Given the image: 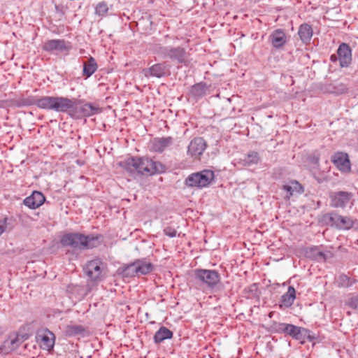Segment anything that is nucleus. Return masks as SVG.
Instances as JSON below:
<instances>
[{"mask_svg": "<svg viewBox=\"0 0 358 358\" xmlns=\"http://www.w3.org/2000/svg\"><path fill=\"white\" fill-rule=\"evenodd\" d=\"M207 85L205 83H199L194 85L190 90L192 96L199 99L201 98L206 94Z\"/></svg>", "mask_w": 358, "mask_h": 358, "instance_id": "28", "label": "nucleus"}, {"mask_svg": "<svg viewBox=\"0 0 358 358\" xmlns=\"http://www.w3.org/2000/svg\"><path fill=\"white\" fill-rule=\"evenodd\" d=\"M48 45H64V41L52 40V41H49Z\"/></svg>", "mask_w": 358, "mask_h": 358, "instance_id": "40", "label": "nucleus"}, {"mask_svg": "<svg viewBox=\"0 0 358 358\" xmlns=\"http://www.w3.org/2000/svg\"><path fill=\"white\" fill-rule=\"evenodd\" d=\"M87 332V328L83 325L71 323L67 324L64 329V334L66 337L84 336Z\"/></svg>", "mask_w": 358, "mask_h": 358, "instance_id": "19", "label": "nucleus"}, {"mask_svg": "<svg viewBox=\"0 0 358 358\" xmlns=\"http://www.w3.org/2000/svg\"><path fill=\"white\" fill-rule=\"evenodd\" d=\"M261 160L259 153L256 151H250L244 157L243 162L244 166H252L257 164Z\"/></svg>", "mask_w": 358, "mask_h": 358, "instance_id": "31", "label": "nucleus"}, {"mask_svg": "<svg viewBox=\"0 0 358 358\" xmlns=\"http://www.w3.org/2000/svg\"><path fill=\"white\" fill-rule=\"evenodd\" d=\"M340 66L347 67L352 61V50L350 46H338L337 50Z\"/></svg>", "mask_w": 358, "mask_h": 358, "instance_id": "17", "label": "nucleus"}, {"mask_svg": "<svg viewBox=\"0 0 358 358\" xmlns=\"http://www.w3.org/2000/svg\"><path fill=\"white\" fill-rule=\"evenodd\" d=\"M45 200V196L38 191L33 193L24 199V204L31 209H36L42 206Z\"/></svg>", "mask_w": 358, "mask_h": 358, "instance_id": "14", "label": "nucleus"}, {"mask_svg": "<svg viewBox=\"0 0 358 358\" xmlns=\"http://www.w3.org/2000/svg\"><path fill=\"white\" fill-rule=\"evenodd\" d=\"M306 338L310 342L316 339V336L312 333L311 331L303 328V333H301V339Z\"/></svg>", "mask_w": 358, "mask_h": 358, "instance_id": "37", "label": "nucleus"}, {"mask_svg": "<svg viewBox=\"0 0 358 358\" xmlns=\"http://www.w3.org/2000/svg\"><path fill=\"white\" fill-rule=\"evenodd\" d=\"M194 275L197 283L209 289H213L221 280L219 272L213 269L196 268Z\"/></svg>", "mask_w": 358, "mask_h": 358, "instance_id": "4", "label": "nucleus"}, {"mask_svg": "<svg viewBox=\"0 0 358 358\" xmlns=\"http://www.w3.org/2000/svg\"><path fill=\"white\" fill-rule=\"evenodd\" d=\"M101 235H84L80 233H67L60 239L64 247H70L76 250L92 249L99 246L101 243Z\"/></svg>", "mask_w": 358, "mask_h": 358, "instance_id": "3", "label": "nucleus"}, {"mask_svg": "<svg viewBox=\"0 0 358 358\" xmlns=\"http://www.w3.org/2000/svg\"><path fill=\"white\" fill-rule=\"evenodd\" d=\"M206 148V141L202 137H195L190 141L187 154L192 159L198 160L200 159Z\"/></svg>", "mask_w": 358, "mask_h": 358, "instance_id": "8", "label": "nucleus"}, {"mask_svg": "<svg viewBox=\"0 0 358 358\" xmlns=\"http://www.w3.org/2000/svg\"><path fill=\"white\" fill-rule=\"evenodd\" d=\"M9 220L10 219L6 216L0 217V236L7 230Z\"/></svg>", "mask_w": 358, "mask_h": 358, "instance_id": "36", "label": "nucleus"}, {"mask_svg": "<svg viewBox=\"0 0 358 358\" xmlns=\"http://www.w3.org/2000/svg\"><path fill=\"white\" fill-rule=\"evenodd\" d=\"M298 35L303 43H309L313 35L312 26L308 23L301 24L299 27Z\"/></svg>", "mask_w": 358, "mask_h": 358, "instance_id": "24", "label": "nucleus"}, {"mask_svg": "<svg viewBox=\"0 0 358 358\" xmlns=\"http://www.w3.org/2000/svg\"><path fill=\"white\" fill-rule=\"evenodd\" d=\"M173 337V332L166 327H162L155 334L153 339L156 344L161 343L166 339H170Z\"/></svg>", "mask_w": 358, "mask_h": 358, "instance_id": "26", "label": "nucleus"}, {"mask_svg": "<svg viewBox=\"0 0 358 358\" xmlns=\"http://www.w3.org/2000/svg\"><path fill=\"white\" fill-rule=\"evenodd\" d=\"M135 263L137 275H147L154 269V265L147 262L145 259H138L135 260Z\"/></svg>", "mask_w": 358, "mask_h": 358, "instance_id": "23", "label": "nucleus"}, {"mask_svg": "<svg viewBox=\"0 0 358 358\" xmlns=\"http://www.w3.org/2000/svg\"><path fill=\"white\" fill-rule=\"evenodd\" d=\"M356 280L350 278L345 274H341L338 277V282L339 287H350L355 283Z\"/></svg>", "mask_w": 358, "mask_h": 358, "instance_id": "34", "label": "nucleus"}, {"mask_svg": "<svg viewBox=\"0 0 358 358\" xmlns=\"http://www.w3.org/2000/svg\"><path fill=\"white\" fill-rule=\"evenodd\" d=\"M83 291V287L79 285L70 284L66 287V292L76 297L82 295Z\"/></svg>", "mask_w": 358, "mask_h": 358, "instance_id": "33", "label": "nucleus"}, {"mask_svg": "<svg viewBox=\"0 0 358 358\" xmlns=\"http://www.w3.org/2000/svg\"><path fill=\"white\" fill-rule=\"evenodd\" d=\"M108 11V7L106 2L99 3L95 8V14L99 17H104Z\"/></svg>", "mask_w": 358, "mask_h": 358, "instance_id": "35", "label": "nucleus"}, {"mask_svg": "<svg viewBox=\"0 0 358 358\" xmlns=\"http://www.w3.org/2000/svg\"><path fill=\"white\" fill-rule=\"evenodd\" d=\"M164 231L166 236H168L171 238L176 237L177 235V231L174 228L171 227H166L164 229Z\"/></svg>", "mask_w": 358, "mask_h": 358, "instance_id": "39", "label": "nucleus"}, {"mask_svg": "<svg viewBox=\"0 0 358 358\" xmlns=\"http://www.w3.org/2000/svg\"><path fill=\"white\" fill-rule=\"evenodd\" d=\"M22 343V341L18 335H10L0 345V353L8 355L17 349Z\"/></svg>", "mask_w": 358, "mask_h": 358, "instance_id": "11", "label": "nucleus"}, {"mask_svg": "<svg viewBox=\"0 0 358 358\" xmlns=\"http://www.w3.org/2000/svg\"><path fill=\"white\" fill-rule=\"evenodd\" d=\"M341 45H347V44L345 43H342Z\"/></svg>", "mask_w": 358, "mask_h": 358, "instance_id": "42", "label": "nucleus"}, {"mask_svg": "<svg viewBox=\"0 0 358 358\" xmlns=\"http://www.w3.org/2000/svg\"><path fill=\"white\" fill-rule=\"evenodd\" d=\"M128 172H136L144 176H152L166 171V166L147 157H129L119 163Z\"/></svg>", "mask_w": 358, "mask_h": 358, "instance_id": "2", "label": "nucleus"}, {"mask_svg": "<svg viewBox=\"0 0 358 358\" xmlns=\"http://www.w3.org/2000/svg\"><path fill=\"white\" fill-rule=\"evenodd\" d=\"M120 270L121 275L124 278H131L137 275L135 261L131 264L124 265Z\"/></svg>", "mask_w": 358, "mask_h": 358, "instance_id": "32", "label": "nucleus"}, {"mask_svg": "<svg viewBox=\"0 0 358 358\" xmlns=\"http://www.w3.org/2000/svg\"><path fill=\"white\" fill-rule=\"evenodd\" d=\"M282 189L287 192V194L286 196V199H289L294 192L302 193L303 192V187L296 180H292L289 184L284 185L282 186Z\"/></svg>", "mask_w": 358, "mask_h": 358, "instance_id": "25", "label": "nucleus"}, {"mask_svg": "<svg viewBox=\"0 0 358 358\" xmlns=\"http://www.w3.org/2000/svg\"><path fill=\"white\" fill-rule=\"evenodd\" d=\"M348 305L352 309H358V295L350 299Z\"/></svg>", "mask_w": 358, "mask_h": 358, "instance_id": "38", "label": "nucleus"}, {"mask_svg": "<svg viewBox=\"0 0 358 358\" xmlns=\"http://www.w3.org/2000/svg\"><path fill=\"white\" fill-rule=\"evenodd\" d=\"M101 262L99 259H94L88 262L85 271L86 275L94 282H99L102 279Z\"/></svg>", "mask_w": 358, "mask_h": 358, "instance_id": "9", "label": "nucleus"}, {"mask_svg": "<svg viewBox=\"0 0 358 358\" xmlns=\"http://www.w3.org/2000/svg\"><path fill=\"white\" fill-rule=\"evenodd\" d=\"M271 41L273 45H284L287 41V37L282 29H278L273 31L271 35Z\"/></svg>", "mask_w": 358, "mask_h": 358, "instance_id": "29", "label": "nucleus"}, {"mask_svg": "<svg viewBox=\"0 0 358 358\" xmlns=\"http://www.w3.org/2000/svg\"><path fill=\"white\" fill-rule=\"evenodd\" d=\"M189 54L180 46L171 48L164 55V57H169L173 61L180 64H186L188 62Z\"/></svg>", "mask_w": 358, "mask_h": 358, "instance_id": "12", "label": "nucleus"}, {"mask_svg": "<svg viewBox=\"0 0 358 358\" xmlns=\"http://www.w3.org/2000/svg\"><path fill=\"white\" fill-rule=\"evenodd\" d=\"M173 138L171 136L155 138L151 141V150L155 152L162 153L166 148L171 145Z\"/></svg>", "mask_w": 358, "mask_h": 358, "instance_id": "15", "label": "nucleus"}, {"mask_svg": "<svg viewBox=\"0 0 358 358\" xmlns=\"http://www.w3.org/2000/svg\"><path fill=\"white\" fill-rule=\"evenodd\" d=\"M334 57H335V56H334V55H331V59L333 61Z\"/></svg>", "mask_w": 358, "mask_h": 358, "instance_id": "41", "label": "nucleus"}, {"mask_svg": "<svg viewBox=\"0 0 358 358\" xmlns=\"http://www.w3.org/2000/svg\"><path fill=\"white\" fill-rule=\"evenodd\" d=\"M97 69V64L93 57H90L83 65V75L91 76Z\"/></svg>", "mask_w": 358, "mask_h": 358, "instance_id": "30", "label": "nucleus"}, {"mask_svg": "<svg viewBox=\"0 0 358 358\" xmlns=\"http://www.w3.org/2000/svg\"><path fill=\"white\" fill-rule=\"evenodd\" d=\"M295 299V289L292 286H289L287 292L281 296L280 303L279 304L280 308L285 309L291 307Z\"/></svg>", "mask_w": 358, "mask_h": 358, "instance_id": "18", "label": "nucleus"}, {"mask_svg": "<svg viewBox=\"0 0 358 358\" xmlns=\"http://www.w3.org/2000/svg\"><path fill=\"white\" fill-rule=\"evenodd\" d=\"M168 71L165 64L158 63L151 66L150 68L143 69L142 72L147 78H162L167 74Z\"/></svg>", "mask_w": 358, "mask_h": 358, "instance_id": "13", "label": "nucleus"}, {"mask_svg": "<svg viewBox=\"0 0 358 358\" xmlns=\"http://www.w3.org/2000/svg\"><path fill=\"white\" fill-rule=\"evenodd\" d=\"M354 194L352 192L338 191L331 193L330 205L334 208H345L349 205L353 204Z\"/></svg>", "mask_w": 358, "mask_h": 358, "instance_id": "7", "label": "nucleus"}, {"mask_svg": "<svg viewBox=\"0 0 358 358\" xmlns=\"http://www.w3.org/2000/svg\"><path fill=\"white\" fill-rule=\"evenodd\" d=\"M55 338L54 334L50 331H46L38 336V341H40L41 346L47 350H50L53 348Z\"/></svg>", "mask_w": 358, "mask_h": 358, "instance_id": "20", "label": "nucleus"}, {"mask_svg": "<svg viewBox=\"0 0 358 358\" xmlns=\"http://www.w3.org/2000/svg\"><path fill=\"white\" fill-rule=\"evenodd\" d=\"M334 164L338 167V169L343 171H347L350 170V161L348 158V155L342 152L336 153L332 158Z\"/></svg>", "mask_w": 358, "mask_h": 358, "instance_id": "21", "label": "nucleus"}, {"mask_svg": "<svg viewBox=\"0 0 358 358\" xmlns=\"http://www.w3.org/2000/svg\"><path fill=\"white\" fill-rule=\"evenodd\" d=\"M323 90L327 93L341 95L348 92V87L345 83L335 81L325 85L323 87Z\"/></svg>", "mask_w": 358, "mask_h": 358, "instance_id": "16", "label": "nucleus"}, {"mask_svg": "<svg viewBox=\"0 0 358 358\" xmlns=\"http://www.w3.org/2000/svg\"><path fill=\"white\" fill-rule=\"evenodd\" d=\"M215 173L209 169L193 173L187 176L185 180V185L189 187H197L199 189L208 187L214 180Z\"/></svg>", "mask_w": 358, "mask_h": 358, "instance_id": "5", "label": "nucleus"}, {"mask_svg": "<svg viewBox=\"0 0 358 358\" xmlns=\"http://www.w3.org/2000/svg\"><path fill=\"white\" fill-rule=\"evenodd\" d=\"M276 331L287 334L294 339L301 340L303 327H297L292 324L279 323L276 326Z\"/></svg>", "mask_w": 358, "mask_h": 358, "instance_id": "10", "label": "nucleus"}, {"mask_svg": "<svg viewBox=\"0 0 358 358\" xmlns=\"http://www.w3.org/2000/svg\"><path fill=\"white\" fill-rule=\"evenodd\" d=\"M70 46H43V50L51 55L62 57L68 55Z\"/></svg>", "mask_w": 358, "mask_h": 358, "instance_id": "27", "label": "nucleus"}, {"mask_svg": "<svg viewBox=\"0 0 358 358\" xmlns=\"http://www.w3.org/2000/svg\"><path fill=\"white\" fill-rule=\"evenodd\" d=\"M15 103L17 107L34 105L41 109L66 113L73 119H81L101 113L100 108L92 103H84L83 100L66 96H44L36 98L29 96L20 98Z\"/></svg>", "mask_w": 358, "mask_h": 358, "instance_id": "1", "label": "nucleus"}, {"mask_svg": "<svg viewBox=\"0 0 358 358\" xmlns=\"http://www.w3.org/2000/svg\"><path fill=\"white\" fill-rule=\"evenodd\" d=\"M321 220L326 224L343 230L350 229L355 224L354 220L350 217L342 216L335 212L324 214Z\"/></svg>", "mask_w": 358, "mask_h": 358, "instance_id": "6", "label": "nucleus"}, {"mask_svg": "<svg viewBox=\"0 0 358 358\" xmlns=\"http://www.w3.org/2000/svg\"><path fill=\"white\" fill-rule=\"evenodd\" d=\"M304 253L307 258L313 260L326 261L327 259L326 254L322 252L317 246L306 248L304 250Z\"/></svg>", "mask_w": 358, "mask_h": 358, "instance_id": "22", "label": "nucleus"}]
</instances>
